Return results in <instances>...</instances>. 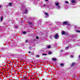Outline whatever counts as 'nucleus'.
Here are the masks:
<instances>
[{"label": "nucleus", "mask_w": 80, "mask_h": 80, "mask_svg": "<svg viewBox=\"0 0 80 80\" xmlns=\"http://www.w3.org/2000/svg\"><path fill=\"white\" fill-rule=\"evenodd\" d=\"M54 5H56V6H57V8L58 9H60V6H59V3L58 2L55 3Z\"/></svg>", "instance_id": "nucleus-1"}, {"label": "nucleus", "mask_w": 80, "mask_h": 80, "mask_svg": "<svg viewBox=\"0 0 80 80\" xmlns=\"http://www.w3.org/2000/svg\"><path fill=\"white\" fill-rule=\"evenodd\" d=\"M54 38L55 39H58L59 38V36L58 35V34L57 33L55 34V35L54 36Z\"/></svg>", "instance_id": "nucleus-2"}, {"label": "nucleus", "mask_w": 80, "mask_h": 80, "mask_svg": "<svg viewBox=\"0 0 80 80\" xmlns=\"http://www.w3.org/2000/svg\"><path fill=\"white\" fill-rule=\"evenodd\" d=\"M68 23L67 21H65L63 22L62 23V25H67V24Z\"/></svg>", "instance_id": "nucleus-3"}, {"label": "nucleus", "mask_w": 80, "mask_h": 80, "mask_svg": "<svg viewBox=\"0 0 80 80\" xmlns=\"http://www.w3.org/2000/svg\"><path fill=\"white\" fill-rule=\"evenodd\" d=\"M71 2L72 3H76V1L74 0H72Z\"/></svg>", "instance_id": "nucleus-4"}, {"label": "nucleus", "mask_w": 80, "mask_h": 80, "mask_svg": "<svg viewBox=\"0 0 80 80\" xmlns=\"http://www.w3.org/2000/svg\"><path fill=\"white\" fill-rule=\"evenodd\" d=\"M44 15H45L47 16V17H48V13H47V12H45Z\"/></svg>", "instance_id": "nucleus-5"}, {"label": "nucleus", "mask_w": 80, "mask_h": 80, "mask_svg": "<svg viewBox=\"0 0 80 80\" xmlns=\"http://www.w3.org/2000/svg\"><path fill=\"white\" fill-rule=\"evenodd\" d=\"M75 63L74 62H73L71 65V67H73V66H74V65H75Z\"/></svg>", "instance_id": "nucleus-6"}, {"label": "nucleus", "mask_w": 80, "mask_h": 80, "mask_svg": "<svg viewBox=\"0 0 80 80\" xmlns=\"http://www.w3.org/2000/svg\"><path fill=\"white\" fill-rule=\"evenodd\" d=\"M65 33V32L64 31H62V35H64Z\"/></svg>", "instance_id": "nucleus-7"}, {"label": "nucleus", "mask_w": 80, "mask_h": 80, "mask_svg": "<svg viewBox=\"0 0 80 80\" xmlns=\"http://www.w3.org/2000/svg\"><path fill=\"white\" fill-rule=\"evenodd\" d=\"M27 12H28V10H27V9H26L25 11V13H27Z\"/></svg>", "instance_id": "nucleus-8"}, {"label": "nucleus", "mask_w": 80, "mask_h": 80, "mask_svg": "<svg viewBox=\"0 0 80 80\" xmlns=\"http://www.w3.org/2000/svg\"><path fill=\"white\" fill-rule=\"evenodd\" d=\"M50 47H51L50 45L47 46V48L48 49H49V48H50Z\"/></svg>", "instance_id": "nucleus-9"}, {"label": "nucleus", "mask_w": 80, "mask_h": 80, "mask_svg": "<svg viewBox=\"0 0 80 80\" xmlns=\"http://www.w3.org/2000/svg\"><path fill=\"white\" fill-rule=\"evenodd\" d=\"M42 55L46 56V55H47V53H43L42 54Z\"/></svg>", "instance_id": "nucleus-10"}, {"label": "nucleus", "mask_w": 80, "mask_h": 80, "mask_svg": "<svg viewBox=\"0 0 80 80\" xmlns=\"http://www.w3.org/2000/svg\"><path fill=\"white\" fill-rule=\"evenodd\" d=\"M52 60H53V61H56V58H52Z\"/></svg>", "instance_id": "nucleus-11"}, {"label": "nucleus", "mask_w": 80, "mask_h": 80, "mask_svg": "<svg viewBox=\"0 0 80 80\" xmlns=\"http://www.w3.org/2000/svg\"><path fill=\"white\" fill-rule=\"evenodd\" d=\"M68 48H69V46L65 48V50H67V49H68Z\"/></svg>", "instance_id": "nucleus-12"}, {"label": "nucleus", "mask_w": 80, "mask_h": 80, "mask_svg": "<svg viewBox=\"0 0 80 80\" xmlns=\"http://www.w3.org/2000/svg\"><path fill=\"white\" fill-rule=\"evenodd\" d=\"M31 55H34V53L33 52H31Z\"/></svg>", "instance_id": "nucleus-13"}, {"label": "nucleus", "mask_w": 80, "mask_h": 80, "mask_svg": "<svg viewBox=\"0 0 80 80\" xmlns=\"http://www.w3.org/2000/svg\"><path fill=\"white\" fill-rule=\"evenodd\" d=\"M48 54H49V55H50V54H52V52H48Z\"/></svg>", "instance_id": "nucleus-14"}, {"label": "nucleus", "mask_w": 80, "mask_h": 80, "mask_svg": "<svg viewBox=\"0 0 80 80\" xmlns=\"http://www.w3.org/2000/svg\"><path fill=\"white\" fill-rule=\"evenodd\" d=\"M2 20H3V17H2V16L1 18V21H2Z\"/></svg>", "instance_id": "nucleus-15"}, {"label": "nucleus", "mask_w": 80, "mask_h": 80, "mask_svg": "<svg viewBox=\"0 0 80 80\" xmlns=\"http://www.w3.org/2000/svg\"><path fill=\"white\" fill-rule=\"evenodd\" d=\"M12 5V3H9V6H11Z\"/></svg>", "instance_id": "nucleus-16"}, {"label": "nucleus", "mask_w": 80, "mask_h": 80, "mask_svg": "<svg viewBox=\"0 0 80 80\" xmlns=\"http://www.w3.org/2000/svg\"><path fill=\"white\" fill-rule=\"evenodd\" d=\"M63 65L64 64L63 63H61L60 64V65H61V66H63Z\"/></svg>", "instance_id": "nucleus-17"}, {"label": "nucleus", "mask_w": 80, "mask_h": 80, "mask_svg": "<svg viewBox=\"0 0 80 80\" xmlns=\"http://www.w3.org/2000/svg\"><path fill=\"white\" fill-rule=\"evenodd\" d=\"M70 57H71V58H73V56L72 55H70Z\"/></svg>", "instance_id": "nucleus-18"}, {"label": "nucleus", "mask_w": 80, "mask_h": 80, "mask_svg": "<svg viewBox=\"0 0 80 80\" xmlns=\"http://www.w3.org/2000/svg\"><path fill=\"white\" fill-rule=\"evenodd\" d=\"M28 24H29V25H32V23L29 22H28Z\"/></svg>", "instance_id": "nucleus-19"}, {"label": "nucleus", "mask_w": 80, "mask_h": 80, "mask_svg": "<svg viewBox=\"0 0 80 80\" xmlns=\"http://www.w3.org/2000/svg\"><path fill=\"white\" fill-rule=\"evenodd\" d=\"M76 32H78V33H80V31L77 30Z\"/></svg>", "instance_id": "nucleus-20"}, {"label": "nucleus", "mask_w": 80, "mask_h": 80, "mask_svg": "<svg viewBox=\"0 0 80 80\" xmlns=\"http://www.w3.org/2000/svg\"><path fill=\"white\" fill-rule=\"evenodd\" d=\"M22 33L24 34H25L27 33V32H23Z\"/></svg>", "instance_id": "nucleus-21"}, {"label": "nucleus", "mask_w": 80, "mask_h": 80, "mask_svg": "<svg viewBox=\"0 0 80 80\" xmlns=\"http://www.w3.org/2000/svg\"><path fill=\"white\" fill-rule=\"evenodd\" d=\"M65 3H67V4H68V1H66L65 2Z\"/></svg>", "instance_id": "nucleus-22"}, {"label": "nucleus", "mask_w": 80, "mask_h": 80, "mask_svg": "<svg viewBox=\"0 0 80 80\" xmlns=\"http://www.w3.org/2000/svg\"><path fill=\"white\" fill-rule=\"evenodd\" d=\"M40 57V55H37L36 56V57Z\"/></svg>", "instance_id": "nucleus-23"}, {"label": "nucleus", "mask_w": 80, "mask_h": 80, "mask_svg": "<svg viewBox=\"0 0 80 80\" xmlns=\"http://www.w3.org/2000/svg\"><path fill=\"white\" fill-rule=\"evenodd\" d=\"M36 38L37 39H38V38H39L38 37V36L36 37Z\"/></svg>", "instance_id": "nucleus-24"}, {"label": "nucleus", "mask_w": 80, "mask_h": 80, "mask_svg": "<svg viewBox=\"0 0 80 80\" xmlns=\"http://www.w3.org/2000/svg\"><path fill=\"white\" fill-rule=\"evenodd\" d=\"M78 46H79L80 47V43L78 44Z\"/></svg>", "instance_id": "nucleus-25"}, {"label": "nucleus", "mask_w": 80, "mask_h": 80, "mask_svg": "<svg viewBox=\"0 0 80 80\" xmlns=\"http://www.w3.org/2000/svg\"><path fill=\"white\" fill-rule=\"evenodd\" d=\"M27 42H28V41L27 40H26L25 42H26V43H27Z\"/></svg>", "instance_id": "nucleus-26"}, {"label": "nucleus", "mask_w": 80, "mask_h": 80, "mask_svg": "<svg viewBox=\"0 0 80 80\" xmlns=\"http://www.w3.org/2000/svg\"><path fill=\"white\" fill-rule=\"evenodd\" d=\"M28 53H31V52L30 51H29L28 52Z\"/></svg>", "instance_id": "nucleus-27"}, {"label": "nucleus", "mask_w": 80, "mask_h": 80, "mask_svg": "<svg viewBox=\"0 0 80 80\" xmlns=\"http://www.w3.org/2000/svg\"><path fill=\"white\" fill-rule=\"evenodd\" d=\"M45 6H46V5L44 4V7H45Z\"/></svg>", "instance_id": "nucleus-28"}, {"label": "nucleus", "mask_w": 80, "mask_h": 80, "mask_svg": "<svg viewBox=\"0 0 80 80\" xmlns=\"http://www.w3.org/2000/svg\"><path fill=\"white\" fill-rule=\"evenodd\" d=\"M48 0H45V1H46V2H47V1H48Z\"/></svg>", "instance_id": "nucleus-29"}, {"label": "nucleus", "mask_w": 80, "mask_h": 80, "mask_svg": "<svg viewBox=\"0 0 80 80\" xmlns=\"http://www.w3.org/2000/svg\"><path fill=\"white\" fill-rule=\"evenodd\" d=\"M15 27V28H17V26H16Z\"/></svg>", "instance_id": "nucleus-30"}, {"label": "nucleus", "mask_w": 80, "mask_h": 80, "mask_svg": "<svg viewBox=\"0 0 80 80\" xmlns=\"http://www.w3.org/2000/svg\"><path fill=\"white\" fill-rule=\"evenodd\" d=\"M79 58H80V55H79Z\"/></svg>", "instance_id": "nucleus-31"}, {"label": "nucleus", "mask_w": 80, "mask_h": 80, "mask_svg": "<svg viewBox=\"0 0 80 80\" xmlns=\"http://www.w3.org/2000/svg\"><path fill=\"white\" fill-rule=\"evenodd\" d=\"M1 7H1V6H0V8H1Z\"/></svg>", "instance_id": "nucleus-32"}, {"label": "nucleus", "mask_w": 80, "mask_h": 80, "mask_svg": "<svg viewBox=\"0 0 80 80\" xmlns=\"http://www.w3.org/2000/svg\"><path fill=\"white\" fill-rule=\"evenodd\" d=\"M45 17V18H46V17Z\"/></svg>", "instance_id": "nucleus-33"}]
</instances>
